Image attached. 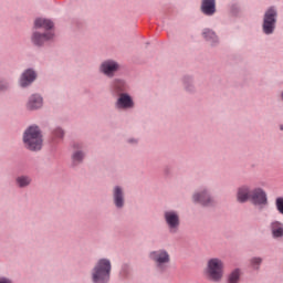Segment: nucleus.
I'll use <instances>...</instances> for the list:
<instances>
[{"label": "nucleus", "instance_id": "f257e3e1", "mask_svg": "<svg viewBox=\"0 0 283 283\" xmlns=\"http://www.w3.org/2000/svg\"><path fill=\"white\" fill-rule=\"evenodd\" d=\"M23 143L30 151H40L43 147V135L36 126H30L23 135Z\"/></svg>", "mask_w": 283, "mask_h": 283}, {"label": "nucleus", "instance_id": "f03ea898", "mask_svg": "<svg viewBox=\"0 0 283 283\" xmlns=\"http://www.w3.org/2000/svg\"><path fill=\"white\" fill-rule=\"evenodd\" d=\"M112 272V263L107 259H102L97 262L93 271L94 283L109 282V273Z\"/></svg>", "mask_w": 283, "mask_h": 283}, {"label": "nucleus", "instance_id": "7ed1b4c3", "mask_svg": "<svg viewBox=\"0 0 283 283\" xmlns=\"http://www.w3.org/2000/svg\"><path fill=\"white\" fill-rule=\"evenodd\" d=\"M206 275L212 282H220L224 275V262L222 260L214 258L208 261Z\"/></svg>", "mask_w": 283, "mask_h": 283}, {"label": "nucleus", "instance_id": "20e7f679", "mask_svg": "<svg viewBox=\"0 0 283 283\" xmlns=\"http://www.w3.org/2000/svg\"><path fill=\"white\" fill-rule=\"evenodd\" d=\"M277 23V10L270 8L266 10L263 18V32L264 34H273L275 32V24Z\"/></svg>", "mask_w": 283, "mask_h": 283}, {"label": "nucleus", "instance_id": "39448f33", "mask_svg": "<svg viewBox=\"0 0 283 283\" xmlns=\"http://www.w3.org/2000/svg\"><path fill=\"white\" fill-rule=\"evenodd\" d=\"M150 259L155 261L156 266L159 268L160 271H165V269H167V264H169L171 260V258L169 256V252L165 250L151 252Z\"/></svg>", "mask_w": 283, "mask_h": 283}, {"label": "nucleus", "instance_id": "423d86ee", "mask_svg": "<svg viewBox=\"0 0 283 283\" xmlns=\"http://www.w3.org/2000/svg\"><path fill=\"white\" fill-rule=\"evenodd\" d=\"M164 218L166 224H168L170 233H176L178 231V227H180V216H178V212L174 210L166 211L164 213Z\"/></svg>", "mask_w": 283, "mask_h": 283}, {"label": "nucleus", "instance_id": "0eeeda50", "mask_svg": "<svg viewBox=\"0 0 283 283\" xmlns=\"http://www.w3.org/2000/svg\"><path fill=\"white\" fill-rule=\"evenodd\" d=\"M250 200L253 205H266V193L264 190L256 188L252 190Z\"/></svg>", "mask_w": 283, "mask_h": 283}, {"label": "nucleus", "instance_id": "6e6552de", "mask_svg": "<svg viewBox=\"0 0 283 283\" xmlns=\"http://www.w3.org/2000/svg\"><path fill=\"white\" fill-rule=\"evenodd\" d=\"M117 107H119V109H129L134 107V101H132L129 95L122 93L117 99Z\"/></svg>", "mask_w": 283, "mask_h": 283}, {"label": "nucleus", "instance_id": "1a4fd4ad", "mask_svg": "<svg viewBox=\"0 0 283 283\" xmlns=\"http://www.w3.org/2000/svg\"><path fill=\"white\" fill-rule=\"evenodd\" d=\"M53 38H54V33L52 32L44 33V34L34 32L32 35V43H34V45H43L45 41H50V39H53Z\"/></svg>", "mask_w": 283, "mask_h": 283}, {"label": "nucleus", "instance_id": "9d476101", "mask_svg": "<svg viewBox=\"0 0 283 283\" xmlns=\"http://www.w3.org/2000/svg\"><path fill=\"white\" fill-rule=\"evenodd\" d=\"M201 11L207 17H212V14H216V0H202Z\"/></svg>", "mask_w": 283, "mask_h": 283}, {"label": "nucleus", "instance_id": "9b49d317", "mask_svg": "<svg viewBox=\"0 0 283 283\" xmlns=\"http://www.w3.org/2000/svg\"><path fill=\"white\" fill-rule=\"evenodd\" d=\"M35 78L36 73H34L32 70H27L20 78L21 87H28V85L32 84Z\"/></svg>", "mask_w": 283, "mask_h": 283}, {"label": "nucleus", "instance_id": "f8f14e48", "mask_svg": "<svg viewBox=\"0 0 283 283\" xmlns=\"http://www.w3.org/2000/svg\"><path fill=\"white\" fill-rule=\"evenodd\" d=\"M101 70L106 76H113L114 72L118 70V64L114 61H106L102 64Z\"/></svg>", "mask_w": 283, "mask_h": 283}, {"label": "nucleus", "instance_id": "ddd939ff", "mask_svg": "<svg viewBox=\"0 0 283 283\" xmlns=\"http://www.w3.org/2000/svg\"><path fill=\"white\" fill-rule=\"evenodd\" d=\"M195 202H199L203 207H209V205L213 203V199L207 195V192H200L193 195Z\"/></svg>", "mask_w": 283, "mask_h": 283}, {"label": "nucleus", "instance_id": "4468645a", "mask_svg": "<svg viewBox=\"0 0 283 283\" xmlns=\"http://www.w3.org/2000/svg\"><path fill=\"white\" fill-rule=\"evenodd\" d=\"M28 109H40L43 107V97L40 95H32L27 104Z\"/></svg>", "mask_w": 283, "mask_h": 283}, {"label": "nucleus", "instance_id": "2eb2a0df", "mask_svg": "<svg viewBox=\"0 0 283 283\" xmlns=\"http://www.w3.org/2000/svg\"><path fill=\"white\" fill-rule=\"evenodd\" d=\"M251 192L252 190H250L248 187L239 188L237 193L238 202H247V200H251Z\"/></svg>", "mask_w": 283, "mask_h": 283}, {"label": "nucleus", "instance_id": "dca6fc26", "mask_svg": "<svg viewBox=\"0 0 283 283\" xmlns=\"http://www.w3.org/2000/svg\"><path fill=\"white\" fill-rule=\"evenodd\" d=\"M35 28H43L44 30H52L54 28V23L51 20L38 18L34 22Z\"/></svg>", "mask_w": 283, "mask_h": 283}, {"label": "nucleus", "instance_id": "f3484780", "mask_svg": "<svg viewBox=\"0 0 283 283\" xmlns=\"http://www.w3.org/2000/svg\"><path fill=\"white\" fill-rule=\"evenodd\" d=\"M271 231H272L273 238H282L283 237V224L280 221L272 222Z\"/></svg>", "mask_w": 283, "mask_h": 283}, {"label": "nucleus", "instance_id": "a211bd4d", "mask_svg": "<svg viewBox=\"0 0 283 283\" xmlns=\"http://www.w3.org/2000/svg\"><path fill=\"white\" fill-rule=\"evenodd\" d=\"M114 202L118 208L123 207L124 205L123 189H120V187H115L114 189Z\"/></svg>", "mask_w": 283, "mask_h": 283}, {"label": "nucleus", "instance_id": "6ab92c4d", "mask_svg": "<svg viewBox=\"0 0 283 283\" xmlns=\"http://www.w3.org/2000/svg\"><path fill=\"white\" fill-rule=\"evenodd\" d=\"M203 36L206 40L211 41L212 43H216L218 41V36L216 35V32L212 30L206 29L203 30Z\"/></svg>", "mask_w": 283, "mask_h": 283}, {"label": "nucleus", "instance_id": "aec40b11", "mask_svg": "<svg viewBox=\"0 0 283 283\" xmlns=\"http://www.w3.org/2000/svg\"><path fill=\"white\" fill-rule=\"evenodd\" d=\"M32 182V179L28 176H21L17 178V185L20 187H28Z\"/></svg>", "mask_w": 283, "mask_h": 283}, {"label": "nucleus", "instance_id": "412c9836", "mask_svg": "<svg viewBox=\"0 0 283 283\" xmlns=\"http://www.w3.org/2000/svg\"><path fill=\"white\" fill-rule=\"evenodd\" d=\"M114 92H116V94H120L122 92H125V82L120 80L115 81Z\"/></svg>", "mask_w": 283, "mask_h": 283}, {"label": "nucleus", "instance_id": "4be33fe9", "mask_svg": "<svg viewBox=\"0 0 283 283\" xmlns=\"http://www.w3.org/2000/svg\"><path fill=\"white\" fill-rule=\"evenodd\" d=\"M240 280V270H234L229 276V283H238Z\"/></svg>", "mask_w": 283, "mask_h": 283}, {"label": "nucleus", "instance_id": "5701e85b", "mask_svg": "<svg viewBox=\"0 0 283 283\" xmlns=\"http://www.w3.org/2000/svg\"><path fill=\"white\" fill-rule=\"evenodd\" d=\"M84 157H85V155H83V153L76 151V153H74L73 156H72L73 163H81Z\"/></svg>", "mask_w": 283, "mask_h": 283}, {"label": "nucleus", "instance_id": "b1692460", "mask_svg": "<svg viewBox=\"0 0 283 283\" xmlns=\"http://www.w3.org/2000/svg\"><path fill=\"white\" fill-rule=\"evenodd\" d=\"M276 209L283 216V198L282 197L276 199Z\"/></svg>", "mask_w": 283, "mask_h": 283}, {"label": "nucleus", "instance_id": "393cba45", "mask_svg": "<svg viewBox=\"0 0 283 283\" xmlns=\"http://www.w3.org/2000/svg\"><path fill=\"white\" fill-rule=\"evenodd\" d=\"M251 264L254 269H258V266H260V264H262V259L260 258H254L251 260Z\"/></svg>", "mask_w": 283, "mask_h": 283}, {"label": "nucleus", "instance_id": "a878e982", "mask_svg": "<svg viewBox=\"0 0 283 283\" xmlns=\"http://www.w3.org/2000/svg\"><path fill=\"white\" fill-rule=\"evenodd\" d=\"M54 136H56L57 138H63V136H64L63 129H61V128L55 129Z\"/></svg>", "mask_w": 283, "mask_h": 283}, {"label": "nucleus", "instance_id": "bb28decb", "mask_svg": "<svg viewBox=\"0 0 283 283\" xmlns=\"http://www.w3.org/2000/svg\"><path fill=\"white\" fill-rule=\"evenodd\" d=\"M8 87V84H3L0 82V92H2V90H6Z\"/></svg>", "mask_w": 283, "mask_h": 283}, {"label": "nucleus", "instance_id": "cd10ccee", "mask_svg": "<svg viewBox=\"0 0 283 283\" xmlns=\"http://www.w3.org/2000/svg\"><path fill=\"white\" fill-rule=\"evenodd\" d=\"M0 283H12V281L8 279H0Z\"/></svg>", "mask_w": 283, "mask_h": 283}, {"label": "nucleus", "instance_id": "c85d7f7f", "mask_svg": "<svg viewBox=\"0 0 283 283\" xmlns=\"http://www.w3.org/2000/svg\"><path fill=\"white\" fill-rule=\"evenodd\" d=\"M281 130L283 132V126L281 125Z\"/></svg>", "mask_w": 283, "mask_h": 283}]
</instances>
